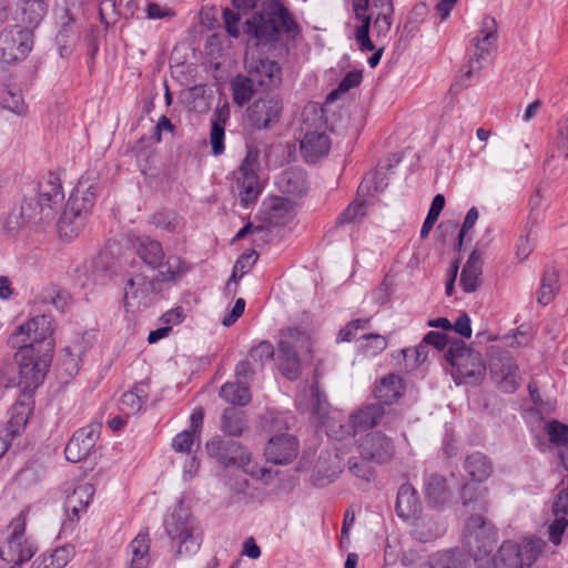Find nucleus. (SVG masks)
Segmentation results:
<instances>
[{
    "label": "nucleus",
    "mask_w": 568,
    "mask_h": 568,
    "mask_svg": "<svg viewBox=\"0 0 568 568\" xmlns=\"http://www.w3.org/2000/svg\"><path fill=\"white\" fill-rule=\"evenodd\" d=\"M52 333L51 317L38 315L18 326L8 338V345L17 349L14 361L19 367V386L22 388L11 407L7 426L2 429L10 438L22 434L33 413L34 390L43 383L53 358Z\"/></svg>",
    "instance_id": "nucleus-1"
},
{
    "label": "nucleus",
    "mask_w": 568,
    "mask_h": 568,
    "mask_svg": "<svg viewBox=\"0 0 568 568\" xmlns=\"http://www.w3.org/2000/svg\"><path fill=\"white\" fill-rule=\"evenodd\" d=\"M190 268L189 263L181 256L169 255L166 270L160 271L156 276L150 278L142 273L131 276L124 287L123 305L125 311H132L135 306H150L161 295L163 284L176 283Z\"/></svg>",
    "instance_id": "nucleus-2"
},
{
    "label": "nucleus",
    "mask_w": 568,
    "mask_h": 568,
    "mask_svg": "<svg viewBox=\"0 0 568 568\" xmlns=\"http://www.w3.org/2000/svg\"><path fill=\"white\" fill-rule=\"evenodd\" d=\"M245 34L261 44H274L281 34L293 39L301 33V27L291 11L280 0L270 1L261 11L254 12L243 24Z\"/></svg>",
    "instance_id": "nucleus-3"
},
{
    "label": "nucleus",
    "mask_w": 568,
    "mask_h": 568,
    "mask_svg": "<svg viewBox=\"0 0 568 568\" xmlns=\"http://www.w3.org/2000/svg\"><path fill=\"white\" fill-rule=\"evenodd\" d=\"M164 529L176 545L175 556L195 555L202 545L203 532L184 498H180L173 510L164 519Z\"/></svg>",
    "instance_id": "nucleus-4"
},
{
    "label": "nucleus",
    "mask_w": 568,
    "mask_h": 568,
    "mask_svg": "<svg viewBox=\"0 0 568 568\" xmlns=\"http://www.w3.org/2000/svg\"><path fill=\"white\" fill-rule=\"evenodd\" d=\"M545 547L540 538H527L523 544L505 540L496 554L477 568H529L536 562Z\"/></svg>",
    "instance_id": "nucleus-5"
},
{
    "label": "nucleus",
    "mask_w": 568,
    "mask_h": 568,
    "mask_svg": "<svg viewBox=\"0 0 568 568\" xmlns=\"http://www.w3.org/2000/svg\"><path fill=\"white\" fill-rule=\"evenodd\" d=\"M445 359L455 369L453 378L457 385L462 381L479 384L486 375L481 354L467 346L462 339L452 342L445 352Z\"/></svg>",
    "instance_id": "nucleus-6"
},
{
    "label": "nucleus",
    "mask_w": 568,
    "mask_h": 568,
    "mask_svg": "<svg viewBox=\"0 0 568 568\" xmlns=\"http://www.w3.org/2000/svg\"><path fill=\"white\" fill-rule=\"evenodd\" d=\"M205 449L210 458L224 467L241 468L253 477H264L268 473L265 468L257 467L256 464L252 463L251 454L233 439L215 436L206 442Z\"/></svg>",
    "instance_id": "nucleus-7"
},
{
    "label": "nucleus",
    "mask_w": 568,
    "mask_h": 568,
    "mask_svg": "<svg viewBox=\"0 0 568 568\" xmlns=\"http://www.w3.org/2000/svg\"><path fill=\"white\" fill-rule=\"evenodd\" d=\"M26 528L27 516L23 511L14 517L8 526L10 534L7 541L0 547V558L8 565L12 564L10 568H20L38 551L36 541L26 537Z\"/></svg>",
    "instance_id": "nucleus-8"
},
{
    "label": "nucleus",
    "mask_w": 568,
    "mask_h": 568,
    "mask_svg": "<svg viewBox=\"0 0 568 568\" xmlns=\"http://www.w3.org/2000/svg\"><path fill=\"white\" fill-rule=\"evenodd\" d=\"M498 540L497 528L481 515H470L464 529L467 556L476 562L488 557Z\"/></svg>",
    "instance_id": "nucleus-9"
},
{
    "label": "nucleus",
    "mask_w": 568,
    "mask_h": 568,
    "mask_svg": "<svg viewBox=\"0 0 568 568\" xmlns=\"http://www.w3.org/2000/svg\"><path fill=\"white\" fill-rule=\"evenodd\" d=\"M40 224H47L41 210L37 209L32 197L23 194V201L14 206L2 222L4 234L11 239H27L30 232Z\"/></svg>",
    "instance_id": "nucleus-10"
},
{
    "label": "nucleus",
    "mask_w": 568,
    "mask_h": 568,
    "mask_svg": "<svg viewBox=\"0 0 568 568\" xmlns=\"http://www.w3.org/2000/svg\"><path fill=\"white\" fill-rule=\"evenodd\" d=\"M24 194L33 199V203L38 210H41L47 223L55 219V214L64 201L61 180H30L26 184Z\"/></svg>",
    "instance_id": "nucleus-11"
},
{
    "label": "nucleus",
    "mask_w": 568,
    "mask_h": 568,
    "mask_svg": "<svg viewBox=\"0 0 568 568\" xmlns=\"http://www.w3.org/2000/svg\"><path fill=\"white\" fill-rule=\"evenodd\" d=\"M386 415L385 407L377 403H367L354 410L347 424H341L339 430L335 432L334 438L344 439L354 437L357 432H366L377 426Z\"/></svg>",
    "instance_id": "nucleus-12"
},
{
    "label": "nucleus",
    "mask_w": 568,
    "mask_h": 568,
    "mask_svg": "<svg viewBox=\"0 0 568 568\" xmlns=\"http://www.w3.org/2000/svg\"><path fill=\"white\" fill-rule=\"evenodd\" d=\"M481 37L473 39L475 52L469 59L467 70L464 74L465 79H470L474 73L481 70L483 64L487 61L488 55L496 48L497 41V22L495 18L485 16L481 22Z\"/></svg>",
    "instance_id": "nucleus-13"
},
{
    "label": "nucleus",
    "mask_w": 568,
    "mask_h": 568,
    "mask_svg": "<svg viewBox=\"0 0 568 568\" xmlns=\"http://www.w3.org/2000/svg\"><path fill=\"white\" fill-rule=\"evenodd\" d=\"M283 109L284 103L280 95H266L250 104L246 114L255 130H270L280 122Z\"/></svg>",
    "instance_id": "nucleus-14"
},
{
    "label": "nucleus",
    "mask_w": 568,
    "mask_h": 568,
    "mask_svg": "<svg viewBox=\"0 0 568 568\" xmlns=\"http://www.w3.org/2000/svg\"><path fill=\"white\" fill-rule=\"evenodd\" d=\"M293 217V206L288 199L274 196L264 200L256 215V220L260 222L256 225V231H271L275 227L285 226Z\"/></svg>",
    "instance_id": "nucleus-15"
},
{
    "label": "nucleus",
    "mask_w": 568,
    "mask_h": 568,
    "mask_svg": "<svg viewBox=\"0 0 568 568\" xmlns=\"http://www.w3.org/2000/svg\"><path fill=\"white\" fill-rule=\"evenodd\" d=\"M101 429L102 424L99 422L90 423L77 429L64 448L67 460L75 464L88 458L95 448Z\"/></svg>",
    "instance_id": "nucleus-16"
},
{
    "label": "nucleus",
    "mask_w": 568,
    "mask_h": 568,
    "mask_svg": "<svg viewBox=\"0 0 568 568\" xmlns=\"http://www.w3.org/2000/svg\"><path fill=\"white\" fill-rule=\"evenodd\" d=\"M359 455L377 465L390 462L395 455V445L386 434L374 430L367 433L359 442Z\"/></svg>",
    "instance_id": "nucleus-17"
},
{
    "label": "nucleus",
    "mask_w": 568,
    "mask_h": 568,
    "mask_svg": "<svg viewBox=\"0 0 568 568\" xmlns=\"http://www.w3.org/2000/svg\"><path fill=\"white\" fill-rule=\"evenodd\" d=\"M246 77L262 91L277 88L282 83V69L278 62L268 59L246 61Z\"/></svg>",
    "instance_id": "nucleus-18"
},
{
    "label": "nucleus",
    "mask_w": 568,
    "mask_h": 568,
    "mask_svg": "<svg viewBox=\"0 0 568 568\" xmlns=\"http://www.w3.org/2000/svg\"><path fill=\"white\" fill-rule=\"evenodd\" d=\"M300 443L290 434L273 436L265 446L264 455L266 462L274 465L291 464L298 455Z\"/></svg>",
    "instance_id": "nucleus-19"
},
{
    "label": "nucleus",
    "mask_w": 568,
    "mask_h": 568,
    "mask_svg": "<svg viewBox=\"0 0 568 568\" xmlns=\"http://www.w3.org/2000/svg\"><path fill=\"white\" fill-rule=\"evenodd\" d=\"M94 486L83 484L77 486L73 491L67 496L63 508L67 519L63 521V528L72 529L80 520L81 514L87 511L88 506L93 499Z\"/></svg>",
    "instance_id": "nucleus-20"
},
{
    "label": "nucleus",
    "mask_w": 568,
    "mask_h": 568,
    "mask_svg": "<svg viewBox=\"0 0 568 568\" xmlns=\"http://www.w3.org/2000/svg\"><path fill=\"white\" fill-rule=\"evenodd\" d=\"M131 244L142 260L151 270L160 271L166 270V258L161 242L152 239L149 235H135L131 239Z\"/></svg>",
    "instance_id": "nucleus-21"
},
{
    "label": "nucleus",
    "mask_w": 568,
    "mask_h": 568,
    "mask_svg": "<svg viewBox=\"0 0 568 568\" xmlns=\"http://www.w3.org/2000/svg\"><path fill=\"white\" fill-rule=\"evenodd\" d=\"M275 365L278 372L288 381H297L302 375V362L291 341L280 339L277 342L275 356Z\"/></svg>",
    "instance_id": "nucleus-22"
},
{
    "label": "nucleus",
    "mask_w": 568,
    "mask_h": 568,
    "mask_svg": "<svg viewBox=\"0 0 568 568\" xmlns=\"http://www.w3.org/2000/svg\"><path fill=\"white\" fill-rule=\"evenodd\" d=\"M89 181L90 180H78L67 203L68 209L88 217L92 212L98 195V186L88 183Z\"/></svg>",
    "instance_id": "nucleus-23"
},
{
    "label": "nucleus",
    "mask_w": 568,
    "mask_h": 568,
    "mask_svg": "<svg viewBox=\"0 0 568 568\" xmlns=\"http://www.w3.org/2000/svg\"><path fill=\"white\" fill-rule=\"evenodd\" d=\"M355 19L361 21L355 30V39L362 51H374L375 45L369 38V30L375 14L368 13L369 0H352Z\"/></svg>",
    "instance_id": "nucleus-24"
},
{
    "label": "nucleus",
    "mask_w": 568,
    "mask_h": 568,
    "mask_svg": "<svg viewBox=\"0 0 568 568\" xmlns=\"http://www.w3.org/2000/svg\"><path fill=\"white\" fill-rule=\"evenodd\" d=\"M490 372L494 379L506 393H514L518 389L519 368L513 357H503L498 362H491Z\"/></svg>",
    "instance_id": "nucleus-25"
},
{
    "label": "nucleus",
    "mask_w": 568,
    "mask_h": 568,
    "mask_svg": "<svg viewBox=\"0 0 568 568\" xmlns=\"http://www.w3.org/2000/svg\"><path fill=\"white\" fill-rule=\"evenodd\" d=\"M329 149L331 139L325 132L311 131L301 140V153L307 163H316Z\"/></svg>",
    "instance_id": "nucleus-26"
},
{
    "label": "nucleus",
    "mask_w": 568,
    "mask_h": 568,
    "mask_svg": "<svg viewBox=\"0 0 568 568\" xmlns=\"http://www.w3.org/2000/svg\"><path fill=\"white\" fill-rule=\"evenodd\" d=\"M463 507L471 515L486 514L489 508L487 488L480 487L477 483H466L460 489Z\"/></svg>",
    "instance_id": "nucleus-27"
},
{
    "label": "nucleus",
    "mask_w": 568,
    "mask_h": 568,
    "mask_svg": "<svg viewBox=\"0 0 568 568\" xmlns=\"http://www.w3.org/2000/svg\"><path fill=\"white\" fill-rule=\"evenodd\" d=\"M395 510L399 518L408 520L422 511V504L417 490L409 483L399 486L396 497Z\"/></svg>",
    "instance_id": "nucleus-28"
},
{
    "label": "nucleus",
    "mask_w": 568,
    "mask_h": 568,
    "mask_svg": "<svg viewBox=\"0 0 568 568\" xmlns=\"http://www.w3.org/2000/svg\"><path fill=\"white\" fill-rule=\"evenodd\" d=\"M404 379L396 374H388L376 384L374 397L378 400L377 404L390 406L404 395Z\"/></svg>",
    "instance_id": "nucleus-29"
},
{
    "label": "nucleus",
    "mask_w": 568,
    "mask_h": 568,
    "mask_svg": "<svg viewBox=\"0 0 568 568\" xmlns=\"http://www.w3.org/2000/svg\"><path fill=\"white\" fill-rule=\"evenodd\" d=\"M483 273V258L477 248L469 254L460 273L459 284L465 293H473L480 286Z\"/></svg>",
    "instance_id": "nucleus-30"
},
{
    "label": "nucleus",
    "mask_w": 568,
    "mask_h": 568,
    "mask_svg": "<svg viewBox=\"0 0 568 568\" xmlns=\"http://www.w3.org/2000/svg\"><path fill=\"white\" fill-rule=\"evenodd\" d=\"M429 568H470V559L459 548L436 551L428 556Z\"/></svg>",
    "instance_id": "nucleus-31"
},
{
    "label": "nucleus",
    "mask_w": 568,
    "mask_h": 568,
    "mask_svg": "<svg viewBox=\"0 0 568 568\" xmlns=\"http://www.w3.org/2000/svg\"><path fill=\"white\" fill-rule=\"evenodd\" d=\"M230 119V108L227 104L219 106L213 112L211 123L210 143L212 152L220 155L224 152L225 125Z\"/></svg>",
    "instance_id": "nucleus-32"
},
{
    "label": "nucleus",
    "mask_w": 568,
    "mask_h": 568,
    "mask_svg": "<svg viewBox=\"0 0 568 568\" xmlns=\"http://www.w3.org/2000/svg\"><path fill=\"white\" fill-rule=\"evenodd\" d=\"M87 348L88 345L85 344V337L82 336L74 342L73 348L67 346L61 349L58 358V365L62 367L68 376L72 377L78 374L80 368V355L84 354Z\"/></svg>",
    "instance_id": "nucleus-33"
},
{
    "label": "nucleus",
    "mask_w": 568,
    "mask_h": 568,
    "mask_svg": "<svg viewBox=\"0 0 568 568\" xmlns=\"http://www.w3.org/2000/svg\"><path fill=\"white\" fill-rule=\"evenodd\" d=\"M89 217L65 207L58 221L60 237L71 241L84 229Z\"/></svg>",
    "instance_id": "nucleus-34"
},
{
    "label": "nucleus",
    "mask_w": 568,
    "mask_h": 568,
    "mask_svg": "<svg viewBox=\"0 0 568 568\" xmlns=\"http://www.w3.org/2000/svg\"><path fill=\"white\" fill-rule=\"evenodd\" d=\"M464 468L474 483L485 481L493 473V465L488 457L480 452L468 455Z\"/></svg>",
    "instance_id": "nucleus-35"
},
{
    "label": "nucleus",
    "mask_w": 568,
    "mask_h": 568,
    "mask_svg": "<svg viewBox=\"0 0 568 568\" xmlns=\"http://www.w3.org/2000/svg\"><path fill=\"white\" fill-rule=\"evenodd\" d=\"M247 419L243 410L236 407H227L221 417V429L224 434L240 437L246 428Z\"/></svg>",
    "instance_id": "nucleus-36"
},
{
    "label": "nucleus",
    "mask_w": 568,
    "mask_h": 568,
    "mask_svg": "<svg viewBox=\"0 0 568 568\" xmlns=\"http://www.w3.org/2000/svg\"><path fill=\"white\" fill-rule=\"evenodd\" d=\"M220 397L237 406H245L252 399L250 386L236 381L224 383L220 389Z\"/></svg>",
    "instance_id": "nucleus-37"
},
{
    "label": "nucleus",
    "mask_w": 568,
    "mask_h": 568,
    "mask_svg": "<svg viewBox=\"0 0 568 568\" xmlns=\"http://www.w3.org/2000/svg\"><path fill=\"white\" fill-rule=\"evenodd\" d=\"M132 558L129 568H148L150 562V538L148 532H139L130 542Z\"/></svg>",
    "instance_id": "nucleus-38"
},
{
    "label": "nucleus",
    "mask_w": 568,
    "mask_h": 568,
    "mask_svg": "<svg viewBox=\"0 0 568 568\" xmlns=\"http://www.w3.org/2000/svg\"><path fill=\"white\" fill-rule=\"evenodd\" d=\"M559 276L555 267L547 266L544 271L540 287L537 292V302L548 305L559 291Z\"/></svg>",
    "instance_id": "nucleus-39"
},
{
    "label": "nucleus",
    "mask_w": 568,
    "mask_h": 568,
    "mask_svg": "<svg viewBox=\"0 0 568 568\" xmlns=\"http://www.w3.org/2000/svg\"><path fill=\"white\" fill-rule=\"evenodd\" d=\"M267 180H236L240 205L247 209L254 204L265 187Z\"/></svg>",
    "instance_id": "nucleus-40"
},
{
    "label": "nucleus",
    "mask_w": 568,
    "mask_h": 568,
    "mask_svg": "<svg viewBox=\"0 0 568 568\" xmlns=\"http://www.w3.org/2000/svg\"><path fill=\"white\" fill-rule=\"evenodd\" d=\"M425 495L429 505L434 507L443 506L448 496L446 478L438 474L430 475L426 483Z\"/></svg>",
    "instance_id": "nucleus-41"
},
{
    "label": "nucleus",
    "mask_w": 568,
    "mask_h": 568,
    "mask_svg": "<svg viewBox=\"0 0 568 568\" xmlns=\"http://www.w3.org/2000/svg\"><path fill=\"white\" fill-rule=\"evenodd\" d=\"M150 223L169 233H180L184 227V220L174 211L162 210L152 214Z\"/></svg>",
    "instance_id": "nucleus-42"
},
{
    "label": "nucleus",
    "mask_w": 568,
    "mask_h": 568,
    "mask_svg": "<svg viewBox=\"0 0 568 568\" xmlns=\"http://www.w3.org/2000/svg\"><path fill=\"white\" fill-rule=\"evenodd\" d=\"M71 549L59 547L53 552L39 556L30 568H64L70 560Z\"/></svg>",
    "instance_id": "nucleus-43"
},
{
    "label": "nucleus",
    "mask_w": 568,
    "mask_h": 568,
    "mask_svg": "<svg viewBox=\"0 0 568 568\" xmlns=\"http://www.w3.org/2000/svg\"><path fill=\"white\" fill-rule=\"evenodd\" d=\"M231 90L234 103L243 106L258 89L246 75L239 74L231 81Z\"/></svg>",
    "instance_id": "nucleus-44"
},
{
    "label": "nucleus",
    "mask_w": 568,
    "mask_h": 568,
    "mask_svg": "<svg viewBox=\"0 0 568 568\" xmlns=\"http://www.w3.org/2000/svg\"><path fill=\"white\" fill-rule=\"evenodd\" d=\"M3 36H10L12 39L13 45H16L18 58H26L28 53L32 50L33 44V33L29 29H23L18 26L12 27L10 30H6Z\"/></svg>",
    "instance_id": "nucleus-45"
},
{
    "label": "nucleus",
    "mask_w": 568,
    "mask_h": 568,
    "mask_svg": "<svg viewBox=\"0 0 568 568\" xmlns=\"http://www.w3.org/2000/svg\"><path fill=\"white\" fill-rule=\"evenodd\" d=\"M0 106L19 116L26 115L28 111L21 92L10 88L0 89Z\"/></svg>",
    "instance_id": "nucleus-46"
},
{
    "label": "nucleus",
    "mask_w": 568,
    "mask_h": 568,
    "mask_svg": "<svg viewBox=\"0 0 568 568\" xmlns=\"http://www.w3.org/2000/svg\"><path fill=\"white\" fill-rule=\"evenodd\" d=\"M359 341V353L365 357H375L387 347L386 337L377 333L365 334Z\"/></svg>",
    "instance_id": "nucleus-47"
},
{
    "label": "nucleus",
    "mask_w": 568,
    "mask_h": 568,
    "mask_svg": "<svg viewBox=\"0 0 568 568\" xmlns=\"http://www.w3.org/2000/svg\"><path fill=\"white\" fill-rule=\"evenodd\" d=\"M257 258H258V254L254 250L242 253L235 261V264L232 270V275L227 282V288H230L232 283L237 284V282L246 273L250 272L252 266L256 263Z\"/></svg>",
    "instance_id": "nucleus-48"
},
{
    "label": "nucleus",
    "mask_w": 568,
    "mask_h": 568,
    "mask_svg": "<svg viewBox=\"0 0 568 568\" xmlns=\"http://www.w3.org/2000/svg\"><path fill=\"white\" fill-rule=\"evenodd\" d=\"M311 400L312 416L318 419L325 417L328 413L329 404L325 392H323L320 387V382L317 378H314L311 385Z\"/></svg>",
    "instance_id": "nucleus-49"
},
{
    "label": "nucleus",
    "mask_w": 568,
    "mask_h": 568,
    "mask_svg": "<svg viewBox=\"0 0 568 568\" xmlns=\"http://www.w3.org/2000/svg\"><path fill=\"white\" fill-rule=\"evenodd\" d=\"M362 70H353L347 72L338 83L337 88L327 94L326 102L331 103L336 101L342 94L348 92L351 89L358 87L362 83Z\"/></svg>",
    "instance_id": "nucleus-50"
},
{
    "label": "nucleus",
    "mask_w": 568,
    "mask_h": 568,
    "mask_svg": "<svg viewBox=\"0 0 568 568\" xmlns=\"http://www.w3.org/2000/svg\"><path fill=\"white\" fill-rule=\"evenodd\" d=\"M366 209H367V201L355 199L337 216V219L335 221L336 226L351 224V223L355 222L357 219L364 217L366 215Z\"/></svg>",
    "instance_id": "nucleus-51"
},
{
    "label": "nucleus",
    "mask_w": 568,
    "mask_h": 568,
    "mask_svg": "<svg viewBox=\"0 0 568 568\" xmlns=\"http://www.w3.org/2000/svg\"><path fill=\"white\" fill-rule=\"evenodd\" d=\"M48 0H26L22 7L23 21L37 26L48 11Z\"/></svg>",
    "instance_id": "nucleus-52"
},
{
    "label": "nucleus",
    "mask_w": 568,
    "mask_h": 568,
    "mask_svg": "<svg viewBox=\"0 0 568 568\" xmlns=\"http://www.w3.org/2000/svg\"><path fill=\"white\" fill-rule=\"evenodd\" d=\"M545 430L548 435L549 442L560 448L568 446V425L557 419H551L546 423Z\"/></svg>",
    "instance_id": "nucleus-53"
},
{
    "label": "nucleus",
    "mask_w": 568,
    "mask_h": 568,
    "mask_svg": "<svg viewBox=\"0 0 568 568\" xmlns=\"http://www.w3.org/2000/svg\"><path fill=\"white\" fill-rule=\"evenodd\" d=\"M260 151L254 145H246V154L239 168L242 178H258Z\"/></svg>",
    "instance_id": "nucleus-54"
},
{
    "label": "nucleus",
    "mask_w": 568,
    "mask_h": 568,
    "mask_svg": "<svg viewBox=\"0 0 568 568\" xmlns=\"http://www.w3.org/2000/svg\"><path fill=\"white\" fill-rule=\"evenodd\" d=\"M373 463L369 459H365L362 456L351 457L348 459V470L359 479L371 481L375 478V468L371 465Z\"/></svg>",
    "instance_id": "nucleus-55"
},
{
    "label": "nucleus",
    "mask_w": 568,
    "mask_h": 568,
    "mask_svg": "<svg viewBox=\"0 0 568 568\" xmlns=\"http://www.w3.org/2000/svg\"><path fill=\"white\" fill-rule=\"evenodd\" d=\"M43 475L42 467L37 463H30L21 468L16 476L19 486L28 488L38 484Z\"/></svg>",
    "instance_id": "nucleus-56"
},
{
    "label": "nucleus",
    "mask_w": 568,
    "mask_h": 568,
    "mask_svg": "<svg viewBox=\"0 0 568 568\" xmlns=\"http://www.w3.org/2000/svg\"><path fill=\"white\" fill-rule=\"evenodd\" d=\"M275 348L270 341H261L248 349V356L262 368L275 356Z\"/></svg>",
    "instance_id": "nucleus-57"
},
{
    "label": "nucleus",
    "mask_w": 568,
    "mask_h": 568,
    "mask_svg": "<svg viewBox=\"0 0 568 568\" xmlns=\"http://www.w3.org/2000/svg\"><path fill=\"white\" fill-rule=\"evenodd\" d=\"M194 445L200 446V437L185 429L176 434L171 444L174 452L182 454H192Z\"/></svg>",
    "instance_id": "nucleus-58"
},
{
    "label": "nucleus",
    "mask_w": 568,
    "mask_h": 568,
    "mask_svg": "<svg viewBox=\"0 0 568 568\" xmlns=\"http://www.w3.org/2000/svg\"><path fill=\"white\" fill-rule=\"evenodd\" d=\"M280 339L291 341V343L301 347L306 346L310 351L311 348V337L307 334L306 329L300 326H291L280 331Z\"/></svg>",
    "instance_id": "nucleus-59"
},
{
    "label": "nucleus",
    "mask_w": 568,
    "mask_h": 568,
    "mask_svg": "<svg viewBox=\"0 0 568 568\" xmlns=\"http://www.w3.org/2000/svg\"><path fill=\"white\" fill-rule=\"evenodd\" d=\"M307 180H276L278 190L292 199H301L307 192Z\"/></svg>",
    "instance_id": "nucleus-60"
},
{
    "label": "nucleus",
    "mask_w": 568,
    "mask_h": 568,
    "mask_svg": "<svg viewBox=\"0 0 568 568\" xmlns=\"http://www.w3.org/2000/svg\"><path fill=\"white\" fill-rule=\"evenodd\" d=\"M402 163V156L394 153L385 159H382L375 169L376 178H385L386 175H393L399 173L397 168Z\"/></svg>",
    "instance_id": "nucleus-61"
},
{
    "label": "nucleus",
    "mask_w": 568,
    "mask_h": 568,
    "mask_svg": "<svg viewBox=\"0 0 568 568\" xmlns=\"http://www.w3.org/2000/svg\"><path fill=\"white\" fill-rule=\"evenodd\" d=\"M568 528V519L564 516H556V518L548 526V538L549 541L559 546L562 542V536Z\"/></svg>",
    "instance_id": "nucleus-62"
},
{
    "label": "nucleus",
    "mask_w": 568,
    "mask_h": 568,
    "mask_svg": "<svg viewBox=\"0 0 568 568\" xmlns=\"http://www.w3.org/2000/svg\"><path fill=\"white\" fill-rule=\"evenodd\" d=\"M423 344L426 345V348L428 346H433L436 349L442 351L445 348L447 349L452 343L446 334L437 331H429L425 334Z\"/></svg>",
    "instance_id": "nucleus-63"
},
{
    "label": "nucleus",
    "mask_w": 568,
    "mask_h": 568,
    "mask_svg": "<svg viewBox=\"0 0 568 568\" xmlns=\"http://www.w3.org/2000/svg\"><path fill=\"white\" fill-rule=\"evenodd\" d=\"M234 374L236 382H241L250 386V383L254 378L255 371L248 359H242L236 364Z\"/></svg>",
    "instance_id": "nucleus-64"
}]
</instances>
